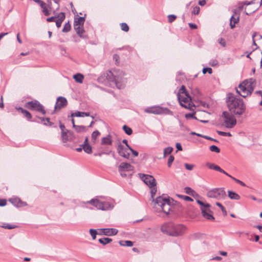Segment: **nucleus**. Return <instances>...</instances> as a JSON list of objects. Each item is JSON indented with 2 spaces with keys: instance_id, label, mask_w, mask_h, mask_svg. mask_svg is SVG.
Segmentation results:
<instances>
[{
  "instance_id": "nucleus-1",
  "label": "nucleus",
  "mask_w": 262,
  "mask_h": 262,
  "mask_svg": "<svg viewBox=\"0 0 262 262\" xmlns=\"http://www.w3.org/2000/svg\"><path fill=\"white\" fill-rule=\"evenodd\" d=\"M226 103L229 110L232 114L241 116L245 112L246 105L243 100L232 93L227 94Z\"/></svg>"
},
{
  "instance_id": "nucleus-2",
  "label": "nucleus",
  "mask_w": 262,
  "mask_h": 262,
  "mask_svg": "<svg viewBox=\"0 0 262 262\" xmlns=\"http://www.w3.org/2000/svg\"><path fill=\"white\" fill-rule=\"evenodd\" d=\"M162 232L170 236H178L183 235L186 227L182 224H174L172 223L164 224L161 228Z\"/></svg>"
},
{
  "instance_id": "nucleus-3",
  "label": "nucleus",
  "mask_w": 262,
  "mask_h": 262,
  "mask_svg": "<svg viewBox=\"0 0 262 262\" xmlns=\"http://www.w3.org/2000/svg\"><path fill=\"white\" fill-rule=\"evenodd\" d=\"M106 74V78L110 81L114 82L118 89H121L124 86L126 79L123 77L124 73L123 71L113 70L108 71Z\"/></svg>"
},
{
  "instance_id": "nucleus-4",
  "label": "nucleus",
  "mask_w": 262,
  "mask_h": 262,
  "mask_svg": "<svg viewBox=\"0 0 262 262\" xmlns=\"http://www.w3.org/2000/svg\"><path fill=\"white\" fill-rule=\"evenodd\" d=\"M154 207L158 211H162L166 214H168L171 208V202L169 198L165 195L159 196L153 200Z\"/></svg>"
},
{
  "instance_id": "nucleus-5",
  "label": "nucleus",
  "mask_w": 262,
  "mask_h": 262,
  "mask_svg": "<svg viewBox=\"0 0 262 262\" xmlns=\"http://www.w3.org/2000/svg\"><path fill=\"white\" fill-rule=\"evenodd\" d=\"M254 82L252 78L245 80L238 85L236 92L244 98L250 95L254 90Z\"/></svg>"
},
{
  "instance_id": "nucleus-6",
  "label": "nucleus",
  "mask_w": 262,
  "mask_h": 262,
  "mask_svg": "<svg viewBox=\"0 0 262 262\" xmlns=\"http://www.w3.org/2000/svg\"><path fill=\"white\" fill-rule=\"evenodd\" d=\"M139 176L144 183L150 188L151 197L154 199L157 191V183L155 179L151 175L143 173H139Z\"/></svg>"
},
{
  "instance_id": "nucleus-7",
  "label": "nucleus",
  "mask_w": 262,
  "mask_h": 262,
  "mask_svg": "<svg viewBox=\"0 0 262 262\" xmlns=\"http://www.w3.org/2000/svg\"><path fill=\"white\" fill-rule=\"evenodd\" d=\"M178 98L180 105L187 108L191 106V97L186 91L185 86L182 85L178 93Z\"/></svg>"
},
{
  "instance_id": "nucleus-8",
  "label": "nucleus",
  "mask_w": 262,
  "mask_h": 262,
  "mask_svg": "<svg viewBox=\"0 0 262 262\" xmlns=\"http://www.w3.org/2000/svg\"><path fill=\"white\" fill-rule=\"evenodd\" d=\"M145 112L156 115L162 114L172 115V112L168 108L162 107L160 106H154L147 107L145 110Z\"/></svg>"
},
{
  "instance_id": "nucleus-9",
  "label": "nucleus",
  "mask_w": 262,
  "mask_h": 262,
  "mask_svg": "<svg viewBox=\"0 0 262 262\" xmlns=\"http://www.w3.org/2000/svg\"><path fill=\"white\" fill-rule=\"evenodd\" d=\"M207 196L208 198L221 200L226 197V192L223 188H214L208 191Z\"/></svg>"
},
{
  "instance_id": "nucleus-10",
  "label": "nucleus",
  "mask_w": 262,
  "mask_h": 262,
  "mask_svg": "<svg viewBox=\"0 0 262 262\" xmlns=\"http://www.w3.org/2000/svg\"><path fill=\"white\" fill-rule=\"evenodd\" d=\"M88 203L93 205L98 209L106 210L113 208V206L107 202H101L97 199H92Z\"/></svg>"
},
{
  "instance_id": "nucleus-11",
  "label": "nucleus",
  "mask_w": 262,
  "mask_h": 262,
  "mask_svg": "<svg viewBox=\"0 0 262 262\" xmlns=\"http://www.w3.org/2000/svg\"><path fill=\"white\" fill-rule=\"evenodd\" d=\"M222 117L226 126L228 128H232L236 123L234 116L227 112L222 113Z\"/></svg>"
},
{
  "instance_id": "nucleus-12",
  "label": "nucleus",
  "mask_w": 262,
  "mask_h": 262,
  "mask_svg": "<svg viewBox=\"0 0 262 262\" xmlns=\"http://www.w3.org/2000/svg\"><path fill=\"white\" fill-rule=\"evenodd\" d=\"M26 106L30 110L40 112L43 115H45L46 113L43 106L36 100L28 102L26 104Z\"/></svg>"
},
{
  "instance_id": "nucleus-13",
  "label": "nucleus",
  "mask_w": 262,
  "mask_h": 262,
  "mask_svg": "<svg viewBox=\"0 0 262 262\" xmlns=\"http://www.w3.org/2000/svg\"><path fill=\"white\" fill-rule=\"evenodd\" d=\"M233 14L230 19V26L231 29H233L235 27V25L239 21L240 13L236 9L232 10Z\"/></svg>"
},
{
  "instance_id": "nucleus-14",
  "label": "nucleus",
  "mask_w": 262,
  "mask_h": 262,
  "mask_svg": "<svg viewBox=\"0 0 262 262\" xmlns=\"http://www.w3.org/2000/svg\"><path fill=\"white\" fill-rule=\"evenodd\" d=\"M68 104V101L66 98L63 97H59L57 99V101L54 107V110H60L66 107Z\"/></svg>"
},
{
  "instance_id": "nucleus-15",
  "label": "nucleus",
  "mask_w": 262,
  "mask_h": 262,
  "mask_svg": "<svg viewBox=\"0 0 262 262\" xmlns=\"http://www.w3.org/2000/svg\"><path fill=\"white\" fill-rule=\"evenodd\" d=\"M133 166L129 163L122 162L118 167V170L121 176H123V172L133 170Z\"/></svg>"
},
{
  "instance_id": "nucleus-16",
  "label": "nucleus",
  "mask_w": 262,
  "mask_h": 262,
  "mask_svg": "<svg viewBox=\"0 0 262 262\" xmlns=\"http://www.w3.org/2000/svg\"><path fill=\"white\" fill-rule=\"evenodd\" d=\"M127 148L125 147L121 144H119L117 147V151L119 155L125 158L128 159L129 157V153L127 151Z\"/></svg>"
},
{
  "instance_id": "nucleus-17",
  "label": "nucleus",
  "mask_w": 262,
  "mask_h": 262,
  "mask_svg": "<svg viewBox=\"0 0 262 262\" xmlns=\"http://www.w3.org/2000/svg\"><path fill=\"white\" fill-rule=\"evenodd\" d=\"M61 137L64 142H66L68 141H72L75 139L74 133L68 130H67L66 132L62 133Z\"/></svg>"
},
{
  "instance_id": "nucleus-18",
  "label": "nucleus",
  "mask_w": 262,
  "mask_h": 262,
  "mask_svg": "<svg viewBox=\"0 0 262 262\" xmlns=\"http://www.w3.org/2000/svg\"><path fill=\"white\" fill-rule=\"evenodd\" d=\"M104 235L106 236L115 235L117 234L118 231L115 228H103L101 229Z\"/></svg>"
},
{
  "instance_id": "nucleus-19",
  "label": "nucleus",
  "mask_w": 262,
  "mask_h": 262,
  "mask_svg": "<svg viewBox=\"0 0 262 262\" xmlns=\"http://www.w3.org/2000/svg\"><path fill=\"white\" fill-rule=\"evenodd\" d=\"M9 201L12 204L17 207H23L27 205L26 203L23 202L18 198H12L10 199Z\"/></svg>"
},
{
  "instance_id": "nucleus-20",
  "label": "nucleus",
  "mask_w": 262,
  "mask_h": 262,
  "mask_svg": "<svg viewBox=\"0 0 262 262\" xmlns=\"http://www.w3.org/2000/svg\"><path fill=\"white\" fill-rule=\"evenodd\" d=\"M211 213V211H210L209 207L202 208V213L205 218L210 220H213L214 217Z\"/></svg>"
},
{
  "instance_id": "nucleus-21",
  "label": "nucleus",
  "mask_w": 262,
  "mask_h": 262,
  "mask_svg": "<svg viewBox=\"0 0 262 262\" xmlns=\"http://www.w3.org/2000/svg\"><path fill=\"white\" fill-rule=\"evenodd\" d=\"M84 151L87 154H91L92 151L91 146L88 143V138L86 137L84 143L81 145Z\"/></svg>"
},
{
  "instance_id": "nucleus-22",
  "label": "nucleus",
  "mask_w": 262,
  "mask_h": 262,
  "mask_svg": "<svg viewBox=\"0 0 262 262\" xmlns=\"http://www.w3.org/2000/svg\"><path fill=\"white\" fill-rule=\"evenodd\" d=\"M65 18V14L63 12H60L57 14V20L55 21L56 25L57 28H60L61 26L62 21Z\"/></svg>"
},
{
  "instance_id": "nucleus-23",
  "label": "nucleus",
  "mask_w": 262,
  "mask_h": 262,
  "mask_svg": "<svg viewBox=\"0 0 262 262\" xmlns=\"http://www.w3.org/2000/svg\"><path fill=\"white\" fill-rule=\"evenodd\" d=\"M74 27L77 34L81 37L84 32L83 26H79L76 24H74Z\"/></svg>"
},
{
  "instance_id": "nucleus-24",
  "label": "nucleus",
  "mask_w": 262,
  "mask_h": 262,
  "mask_svg": "<svg viewBox=\"0 0 262 262\" xmlns=\"http://www.w3.org/2000/svg\"><path fill=\"white\" fill-rule=\"evenodd\" d=\"M112 140L111 136L109 135L105 137H103L101 140V144L102 145H112Z\"/></svg>"
},
{
  "instance_id": "nucleus-25",
  "label": "nucleus",
  "mask_w": 262,
  "mask_h": 262,
  "mask_svg": "<svg viewBox=\"0 0 262 262\" xmlns=\"http://www.w3.org/2000/svg\"><path fill=\"white\" fill-rule=\"evenodd\" d=\"M40 7L42 9V12L46 16L49 15L50 14V11H53V9L51 6H49V9H48L45 3H44V5L43 6Z\"/></svg>"
},
{
  "instance_id": "nucleus-26",
  "label": "nucleus",
  "mask_w": 262,
  "mask_h": 262,
  "mask_svg": "<svg viewBox=\"0 0 262 262\" xmlns=\"http://www.w3.org/2000/svg\"><path fill=\"white\" fill-rule=\"evenodd\" d=\"M90 113L86 112H76L71 114L72 117H83L84 116H89Z\"/></svg>"
},
{
  "instance_id": "nucleus-27",
  "label": "nucleus",
  "mask_w": 262,
  "mask_h": 262,
  "mask_svg": "<svg viewBox=\"0 0 262 262\" xmlns=\"http://www.w3.org/2000/svg\"><path fill=\"white\" fill-rule=\"evenodd\" d=\"M228 196L232 200H238L240 199V196L235 192L229 190Z\"/></svg>"
},
{
  "instance_id": "nucleus-28",
  "label": "nucleus",
  "mask_w": 262,
  "mask_h": 262,
  "mask_svg": "<svg viewBox=\"0 0 262 262\" xmlns=\"http://www.w3.org/2000/svg\"><path fill=\"white\" fill-rule=\"evenodd\" d=\"M119 243L121 246L132 247L133 246V243L130 241H120Z\"/></svg>"
},
{
  "instance_id": "nucleus-29",
  "label": "nucleus",
  "mask_w": 262,
  "mask_h": 262,
  "mask_svg": "<svg viewBox=\"0 0 262 262\" xmlns=\"http://www.w3.org/2000/svg\"><path fill=\"white\" fill-rule=\"evenodd\" d=\"M83 76L81 74H77L73 76V78L75 80L79 83H81L83 79Z\"/></svg>"
},
{
  "instance_id": "nucleus-30",
  "label": "nucleus",
  "mask_w": 262,
  "mask_h": 262,
  "mask_svg": "<svg viewBox=\"0 0 262 262\" xmlns=\"http://www.w3.org/2000/svg\"><path fill=\"white\" fill-rule=\"evenodd\" d=\"M112 241L111 238L108 237H104L102 238L99 239V242L100 243L103 245H105Z\"/></svg>"
},
{
  "instance_id": "nucleus-31",
  "label": "nucleus",
  "mask_w": 262,
  "mask_h": 262,
  "mask_svg": "<svg viewBox=\"0 0 262 262\" xmlns=\"http://www.w3.org/2000/svg\"><path fill=\"white\" fill-rule=\"evenodd\" d=\"M84 21V17H79L75 19L74 24H77L79 26H83Z\"/></svg>"
},
{
  "instance_id": "nucleus-32",
  "label": "nucleus",
  "mask_w": 262,
  "mask_h": 262,
  "mask_svg": "<svg viewBox=\"0 0 262 262\" xmlns=\"http://www.w3.org/2000/svg\"><path fill=\"white\" fill-rule=\"evenodd\" d=\"M75 129L77 132H85L86 131V127L83 125H76Z\"/></svg>"
},
{
  "instance_id": "nucleus-33",
  "label": "nucleus",
  "mask_w": 262,
  "mask_h": 262,
  "mask_svg": "<svg viewBox=\"0 0 262 262\" xmlns=\"http://www.w3.org/2000/svg\"><path fill=\"white\" fill-rule=\"evenodd\" d=\"M173 151V148L172 147H167L164 149L163 156L166 157L167 155L171 153Z\"/></svg>"
},
{
  "instance_id": "nucleus-34",
  "label": "nucleus",
  "mask_w": 262,
  "mask_h": 262,
  "mask_svg": "<svg viewBox=\"0 0 262 262\" xmlns=\"http://www.w3.org/2000/svg\"><path fill=\"white\" fill-rule=\"evenodd\" d=\"M123 129L124 131L125 132V133L128 135H130L133 133V130H132V128L130 127L127 126V125H124L123 126Z\"/></svg>"
},
{
  "instance_id": "nucleus-35",
  "label": "nucleus",
  "mask_w": 262,
  "mask_h": 262,
  "mask_svg": "<svg viewBox=\"0 0 262 262\" xmlns=\"http://www.w3.org/2000/svg\"><path fill=\"white\" fill-rule=\"evenodd\" d=\"M22 114L29 120H31L32 118V115L30 113V112L26 110H22Z\"/></svg>"
},
{
  "instance_id": "nucleus-36",
  "label": "nucleus",
  "mask_w": 262,
  "mask_h": 262,
  "mask_svg": "<svg viewBox=\"0 0 262 262\" xmlns=\"http://www.w3.org/2000/svg\"><path fill=\"white\" fill-rule=\"evenodd\" d=\"M100 135V132L96 130L93 132L92 134V140H94V142H95L96 140L97 139V137Z\"/></svg>"
},
{
  "instance_id": "nucleus-37",
  "label": "nucleus",
  "mask_w": 262,
  "mask_h": 262,
  "mask_svg": "<svg viewBox=\"0 0 262 262\" xmlns=\"http://www.w3.org/2000/svg\"><path fill=\"white\" fill-rule=\"evenodd\" d=\"M177 196L179 198L182 199L186 201L192 202L193 201V200L191 198H190L188 196L183 195H181V194H177Z\"/></svg>"
},
{
  "instance_id": "nucleus-38",
  "label": "nucleus",
  "mask_w": 262,
  "mask_h": 262,
  "mask_svg": "<svg viewBox=\"0 0 262 262\" xmlns=\"http://www.w3.org/2000/svg\"><path fill=\"white\" fill-rule=\"evenodd\" d=\"M71 28V25L69 23H66L62 29V32H68L70 31Z\"/></svg>"
},
{
  "instance_id": "nucleus-39",
  "label": "nucleus",
  "mask_w": 262,
  "mask_h": 262,
  "mask_svg": "<svg viewBox=\"0 0 262 262\" xmlns=\"http://www.w3.org/2000/svg\"><path fill=\"white\" fill-rule=\"evenodd\" d=\"M197 203L201 205V211L202 210V208H207V207H210V205L209 204H205L203 202L201 201L200 200H198L196 201Z\"/></svg>"
},
{
  "instance_id": "nucleus-40",
  "label": "nucleus",
  "mask_w": 262,
  "mask_h": 262,
  "mask_svg": "<svg viewBox=\"0 0 262 262\" xmlns=\"http://www.w3.org/2000/svg\"><path fill=\"white\" fill-rule=\"evenodd\" d=\"M121 30L124 32H128L129 27L126 23H122L120 24Z\"/></svg>"
},
{
  "instance_id": "nucleus-41",
  "label": "nucleus",
  "mask_w": 262,
  "mask_h": 262,
  "mask_svg": "<svg viewBox=\"0 0 262 262\" xmlns=\"http://www.w3.org/2000/svg\"><path fill=\"white\" fill-rule=\"evenodd\" d=\"M210 150L212 152L219 153L220 151V148L215 145H211L209 147Z\"/></svg>"
},
{
  "instance_id": "nucleus-42",
  "label": "nucleus",
  "mask_w": 262,
  "mask_h": 262,
  "mask_svg": "<svg viewBox=\"0 0 262 262\" xmlns=\"http://www.w3.org/2000/svg\"><path fill=\"white\" fill-rule=\"evenodd\" d=\"M200 11V8L199 6H195L193 7V10L191 12L192 14L198 15L199 14Z\"/></svg>"
},
{
  "instance_id": "nucleus-43",
  "label": "nucleus",
  "mask_w": 262,
  "mask_h": 262,
  "mask_svg": "<svg viewBox=\"0 0 262 262\" xmlns=\"http://www.w3.org/2000/svg\"><path fill=\"white\" fill-rule=\"evenodd\" d=\"M90 233L92 236L93 239H95L96 237V235L97 234V232L96 230L91 229L90 230Z\"/></svg>"
},
{
  "instance_id": "nucleus-44",
  "label": "nucleus",
  "mask_w": 262,
  "mask_h": 262,
  "mask_svg": "<svg viewBox=\"0 0 262 262\" xmlns=\"http://www.w3.org/2000/svg\"><path fill=\"white\" fill-rule=\"evenodd\" d=\"M177 18L176 15L173 14L169 15L168 16V22L171 23L173 22Z\"/></svg>"
},
{
  "instance_id": "nucleus-45",
  "label": "nucleus",
  "mask_w": 262,
  "mask_h": 262,
  "mask_svg": "<svg viewBox=\"0 0 262 262\" xmlns=\"http://www.w3.org/2000/svg\"><path fill=\"white\" fill-rule=\"evenodd\" d=\"M185 191L187 194H190V195H193V193L194 192V190L192 189L190 187H185Z\"/></svg>"
},
{
  "instance_id": "nucleus-46",
  "label": "nucleus",
  "mask_w": 262,
  "mask_h": 262,
  "mask_svg": "<svg viewBox=\"0 0 262 262\" xmlns=\"http://www.w3.org/2000/svg\"><path fill=\"white\" fill-rule=\"evenodd\" d=\"M174 158L173 156L170 155L168 159V162H167V165L169 167H170L171 166L172 163L174 161Z\"/></svg>"
},
{
  "instance_id": "nucleus-47",
  "label": "nucleus",
  "mask_w": 262,
  "mask_h": 262,
  "mask_svg": "<svg viewBox=\"0 0 262 262\" xmlns=\"http://www.w3.org/2000/svg\"><path fill=\"white\" fill-rule=\"evenodd\" d=\"M216 205L221 209L222 212L224 213V214H227V211L225 207L220 203L216 202Z\"/></svg>"
},
{
  "instance_id": "nucleus-48",
  "label": "nucleus",
  "mask_w": 262,
  "mask_h": 262,
  "mask_svg": "<svg viewBox=\"0 0 262 262\" xmlns=\"http://www.w3.org/2000/svg\"><path fill=\"white\" fill-rule=\"evenodd\" d=\"M219 135L223 136H229L231 137L232 135L230 133H226L222 131H217Z\"/></svg>"
},
{
  "instance_id": "nucleus-49",
  "label": "nucleus",
  "mask_w": 262,
  "mask_h": 262,
  "mask_svg": "<svg viewBox=\"0 0 262 262\" xmlns=\"http://www.w3.org/2000/svg\"><path fill=\"white\" fill-rule=\"evenodd\" d=\"M16 227L15 225H10V224H6L2 226L3 228L5 229H12L15 228Z\"/></svg>"
},
{
  "instance_id": "nucleus-50",
  "label": "nucleus",
  "mask_w": 262,
  "mask_h": 262,
  "mask_svg": "<svg viewBox=\"0 0 262 262\" xmlns=\"http://www.w3.org/2000/svg\"><path fill=\"white\" fill-rule=\"evenodd\" d=\"M231 179L233 180L235 182H236L237 183L240 184L241 185L243 186H246V184L243 182L241 181V180L237 179L234 177H231Z\"/></svg>"
},
{
  "instance_id": "nucleus-51",
  "label": "nucleus",
  "mask_w": 262,
  "mask_h": 262,
  "mask_svg": "<svg viewBox=\"0 0 262 262\" xmlns=\"http://www.w3.org/2000/svg\"><path fill=\"white\" fill-rule=\"evenodd\" d=\"M184 166H185V168L188 170H192L194 167V165L189 164L188 163H185L184 164Z\"/></svg>"
},
{
  "instance_id": "nucleus-52",
  "label": "nucleus",
  "mask_w": 262,
  "mask_h": 262,
  "mask_svg": "<svg viewBox=\"0 0 262 262\" xmlns=\"http://www.w3.org/2000/svg\"><path fill=\"white\" fill-rule=\"evenodd\" d=\"M53 1L56 5L55 9H53V13L54 14V13H55V12L56 11L58 10V9L59 8V0H53Z\"/></svg>"
},
{
  "instance_id": "nucleus-53",
  "label": "nucleus",
  "mask_w": 262,
  "mask_h": 262,
  "mask_svg": "<svg viewBox=\"0 0 262 262\" xmlns=\"http://www.w3.org/2000/svg\"><path fill=\"white\" fill-rule=\"evenodd\" d=\"M217 41L220 45H221L224 47H225L226 45V41L225 39L223 38H220L218 39Z\"/></svg>"
},
{
  "instance_id": "nucleus-54",
  "label": "nucleus",
  "mask_w": 262,
  "mask_h": 262,
  "mask_svg": "<svg viewBox=\"0 0 262 262\" xmlns=\"http://www.w3.org/2000/svg\"><path fill=\"white\" fill-rule=\"evenodd\" d=\"M207 72H208L209 74H211L212 72V69L210 68H205L203 69V74H206Z\"/></svg>"
},
{
  "instance_id": "nucleus-55",
  "label": "nucleus",
  "mask_w": 262,
  "mask_h": 262,
  "mask_svg": "<svg viewBox=\"0 0 262 262\" xmlns=\"http://www.w3.org/2000/svg\"><path fill=\"white\" fill-rule=\"evenodd\" d=\"M57 18V15L54 16H52L47 18V21L48 22H53L55 21V19Z\"/></svg>"
},
{
  "instance_id": "nucleus-56",
  "label": "nucleus",
  "mask_w": 262,
  "mask_h": 262,
  "mask_svg": "<svg viewBox=\"0 0 262 262\" xmlns=\"http://www.w3.org/2000/svg\"><path fill=\"white\" fill-rule=\"evenodd\" d=\"M206 166L211 169H214L215 165L213 163H207Z\"/></svg>"
},
{
  "instance_id": "nucleus-57",
  "label": "nucleus",
  "mask_w": 262,
  "mask_h": 262,
  "mask_svg": "<svg viewBox=\"0 0 262 262\" xmlns=\"http://www.w3.org/2000/svg\"><path fill=\"white\" fill-rule=\"evenodd\" d=\"M128 149L130 150L134 157H137L138 156V152L132 149L131 147H129Z\"/></svg>"
},
{
  "instance_id": "nucleus-58",
  "label": "nucleus",
  "mask_w": 262,
  "mask_h": 262,
  "mask_svg": "<svg viewBox=\"0 0 262 262\" xmlns=\"http://www.w3.org/2000/svg\"><path fill=\"white\" fill-rule=\"evenodd\" d=\"M188 25L191 29H195L197 28V26L195 24L189 23Z\"/></svg>"
},
{
  "instance_id": "nucleus-59",
  "label": "nucleus",
  "mask_w": 262,
  "mask_h": 262,
  "mask_svg": "<svg viewBox=\"0 0 262 262\" xmlns=\"http://www.w3.org/2000/svg\"><path fill=\"white\" fill-rule=\"evenodd\" d=\"M6 201L4 199H0V206H4L6 205Z\"/></svg>"
},
{
  "instance_id": "nucleus-60",
  "label": "nucleus",
  "mask_w": 262,
  "mask_h": 262,
  "mask_svg": "<svg viewBox=\"0 0 262 262\" xmlns=\"http://www.w3.org/2000/svg\"><path fill=\"white\" fill-rule=\"evenodd\" d=\"M34 1L38 4L40 6H43L44 5V2L43 1H42L41 0H34Z\"/></svg>"
},
{
  "instance_id": "nucleus-61",
  "label": "nucleus",
  "mask_w": 262,
  "mask_h": 262,
  "mask_svg": "<svg viewBox=\"0 0 262 262\" xmlns=\"http://www.w3.org/2000/svg\"><path fill=\"white\" fill-rule=\"evenodd\" d=\"M176 146L178 150H182L183 149L181 144L180 143H177Z\"/></svg>"
},
{
  "instance_id": "nucleus-62",
  "label": "nucleus",
  "mask_w": 262,
  "mask_h": 262,
  "mask_svg": "<svg viewBox=\"0 0 262 262\" xmlns=\"http://www.w3.org/2000/svg\"><path fill=\"white\" fill-rule=\"evenodd\" d=\"M59 127L61 130V133L63 132H66L64 130L66 129V128H65V126L64 125V124L60 123L59 125Z\"/></svg>"
},
{
  "instance_id": "nucleus-63",
  "label": "nucleus",
  "mask_w": 262,
  "mask_h": 262,
  "mask_svg": "<svg viewBox=\"0 0 262 262\" xmlns=\"http://www.w3.org/2000/svg\"><path fill=\"white\" fill-rule=\"evenodd\" d=\"M45 122L47 123V125L51 126L53 124V123L50 122V119L49 118H45Z\"/></svg>"
},
{
  "instance_id": "nucleus-64",
  "label": "nucleus",
  "mask_w": 262,
  "mask_h": 262,
  "mask_svg": "<svg viewBox=\"0 0 262 262\" xmlns=\"http://www.w3.org/2000/svg\"><path fill=\"white\" fill-rule=\"evenodd\" d=\"M222 169L220 166H219L218 165H215L213 170L217 171H219V172H221Z\"/></svg>"
}]
</instances>
